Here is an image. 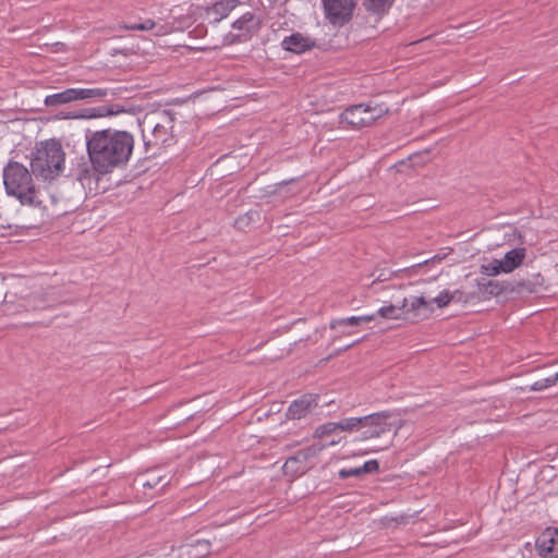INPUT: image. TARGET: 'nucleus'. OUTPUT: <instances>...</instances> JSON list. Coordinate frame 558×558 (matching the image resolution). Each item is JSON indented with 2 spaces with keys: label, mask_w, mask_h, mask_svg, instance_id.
Listing matches in <instances>:
<instances>
[{
  "label": "nucleus",
  "mask_w": 558,
  "mask_h": 558,
  "mask_svg": "<svg viewBox=\"0 0 558 558\" xmlns=\"http://www.w3.org/2000/svg\"><path fill=\"white\" fill-rule=\"evenodd\" d=\"M33 175L24 165L10 161L3 170V183L8 195L16 197L24 205L39 204Z\"/></svg>",
  "instance_id": "obj_3"
},
{
  "label": "nucleus",
  "mask_w": 558,
  "mask_h": 558,
  "mask_svg": "<svg viewBox=\"0 0 558 558\" xmlns=\"http://www.w3.org/2000/svg\"><path fill=\"white\" fill-rule=\"evenodd\" d=\"M120 28L122 29H128V31H143V24L140 23V24H132V25H120L119 26Z\"/></svg>",
  "instance_id": "obj_35"
},
{
  "label": "nucleus",
  "mask_w": 558,
  "mask_h": 558,
  "mask_svg": "<svg viewBox=\"0 0 558 558\" xmlns=\"http://www.w3.org/2000/svg\"><path fill=\"white\" fill-rule=\"evenodd\" d=\"M401 310L404 317L412 319L427 318L434 311L432 302H428L424 296L404 298L401 303Z\"/></svg>",
  "instance_id": "obj_9"
},
{
  "label": "nucleus",
  "mask_w": 558,
  "mask_h": 558,
  "mask_svg": "<svg viewBox=\"0 0 558 558\" xmlns=\"http://www.w3.org/2000/svg\"><path fill=\"white\" fill-rule=\"evenodd\" d=\"M65 153L59 141L40 142L32 153L31 168L35 177L53 180L64 168Z\"/></svg>",
  "instance_id": "obj_2"
},
{
  "label": "nucleus",
  "mask_w": 558,
  "mask_h": 558,
  "mask_svg": "<svg viewBox=\"0 0 558 558\" xmlns=\"http://www.w3.org/2000/svg\"><path fill=\"white\" fill-rule=\"evenodd\" d=\"M288 182H280L279 186H282L283 184H287Z\"/></svg>",
  "instance_id": "obj_41"
},
{
  "label": "nucleus",
  "mask_w": 558,
  "mask_h": 558,
  "mask_svg": "<svg viewBox=\"0 0 558 558\" xmlns=\"http://www.w3.org/2000/svg\"><path fill=\"white\" fill-rule=\"evenodd\" d=\"M323 450V446H310L299 450L294 456L287 459L283 464V472L291 477H299L313 468L311 459Z\"/></svg>",
  "instance_id": "obj_7"
},
{
  "label": "nucleus",
  "mask_w": 558,
  "mask_h": 558,
  "mask_svg": "<svg viewBox=\"0 0 558 558\" xmlns=\"http://www.w3.org/2000/svg\"><path fill=\"white\" fill-rule=\"evenodd\" d=\"M254 216H257L256 211H250L242 216H239L234 221V227L239 230H245L250 227L251 222L254 219Z\"/></svg>",
  "instance_id": "obj_28"
},
{
  "label": "nucleus",
  "mask_w": 558,
  "mask_h": 558,
  "mask_svg": "<svg viewBox=\"0 0 558 558\" xmlns=\"http://www.w3.org/2000/svg\"><path fill=\"white\" fill-rule=\"evenodd\" d=\"M315 46V40L301 33H294L282 40V47L294 53H302L312 49Z\"/></svg>",
  "instance_id": "obj_13"
},
{
  "label": "nucleus",
  "mask_w": 558,
  "mask_h": 558,
  "mask_svg": "<svg viewBox=\"0 0 558 558\" xmlns=\"http://www.w3.org/2000/svg\"><path fill=\"white\" fill-rule=\"evenodd\" d=\"M535 547L543 558H558V527H547L536 538Z\"/></svg>",
  "instance_id": "obj_10"
},
{
  "label": "nucleus",
  "mask_w": 558,
  "mask_h": 558,
  "mask_svg": "<svg viewBox=\"0 0 558 558\" xmlns=\"http://www.w3.org/2000/svg\"><path fill=\"white\" fill-rule=\"evenodd\" d=\"M360 319H361V324L362 323H368V322H372L375 319V315L372 314V315H362L360 316Z\"/></svg>",
  "instance_id": "obj_38"
},
{
  "label": "nucleus",
  "mask_w": 558,
  "mask_h": 558,
  "mask_svg": "<svg viewBox=\"0 0 558 558\" xmlns=\"http://www.w3.org/2000/svg\"><path fill=\"white\" fill-rule=\"evenodd\" d=\"M142 24H143V31H150V29H154L156 26V23L150 19L145 20Z\"/></svg>",
  "instance_id": "obj_36"
},
{
  "label": "nucleus",
  "mask_w": 558,
  "mask_h": 558,
  "mask_svg": "<svg viewBox=\"0 0 558 558\" xmlns=\"http://www.w3.org/2000/svg\"><path fill=\"white\" fill-rule=\"evenodd\" d=\"M168 32H169V31H168V28H167V27H165V26H160V27L158 28V31L156 32V35H157V36L165 35V34H167Z\"/></svg>",
  "instance_id": "obj_39"
},
{
  "label": "nucleus",
  "mask_w": 558,
  "mask_h": 558,
  "mask_svg": "<svg viewBox=\"0 0 558 558\" xmlns=\"http://www.w3.org/2000/svg\"><path fill=\"white\" fill-rule=\"evenodd\" d=\"M377 271H378L377 275H376V272L372 274V277H374V280L372 282L373 284H375L376 282L388 281L393 276V272L391 270H388V269H381V270H377Z\"/></svg>",
  "instance_id": "obj_30"
},
{
  "label": "nucleus",
  "mask_w": 558,
  "mask_h": 558,
  "mask_svg": "<svg viewBox=\"0 0 558 558\" xmlns=\"http://www.w3.org/2000/svg\"><path fill=\"white\" fill-rule=\"evenodd\" d=\"M75 100L98 98L102 99L108 96L107 88H73Z\"/></svg>",
  "instance_id": "obj_20"
},
{
  "label": "nucleus",
  "mask_w": 558,
  "mask_h": 558,
  "mask_svg": "<svg viewBox=\"0 0 558 558\" xmlns=\"http://www.w3.org/2000/svg\"><path fill=\"white\" fill-rule=\"evenodd\" d=\"M362 475V472H361V468L357 466V468H351V469H341L339 471V477L344 480V478H348V477H351V476H361Z\"/></svg>",
  "instance_id": "obj_32"
},
{
  "label": "nucleus",
  "mask_w": 558,
  "mask_h": 558,
  "mask_svg": "<svg viewBox=\"0 0 558 558\" xmlns=\"http://www.w3.org/2000/svg\"><path fill=\"white\" fill-rule=\"evenodd\" d=\"M210 543L206 539H197L194 544H185L180 547L181 558H204L208 555Z\"/></svg>",
  "instance_id": "obj_15"
},
{
  "label": "nucleus",
  "mask_w": 558,
  "mask_h": 558,
  "mask_svg": "<svg viewBox=\"0 0 558 558\" xmlns=\"http://www.w3.org/2000/svg\"><path fill=\"white\" fill-rule=\"evenodd\" d=\"M361 325L360 316H351L347 318L333 319L330 322V329H336L339 326H359Z\"/></svg>",
  "instance_id": "obj_27"
},
{
  "label": "nucleus",
  "mask_w": 558,
  "mask_h": 558,
  "mask_svg": "<svg viewBox=\"0 0 558 558\" xmlns=\"http://www.w3.org/2000/svg\"><path fill=\"white\" fill-rule=\"evenodd\" d=\"M361 468V472L362 474H365V473H374V472H377L378 469H379V463L377 460H369V461H366Z\"/></svg>",
  "instance_id": "obj_33"
},
{
  "label": "nucleus",
  "mask_w": 558,
  "mask_h": 558,
  "mask_svg": "<svg viewBox=\"0 0 558 558\" xmlns=\"http://www.w3.org/2000/svg\"><path fill=\"white\" fill-rule=\"evenodd\" d=\"M514 291H517V292L526 291L530 293H534V292H536V284L532 283L531 281L522 280V281H519L517 283V286H514Z\"/></svg>",
  "instance_id": "obj_31"
},
{
  "label": "nucleus",
  "mask_w": 558,
  "mask_h": 558,
  "mask_svg": "<svg viewBox=\"0 0 558 558\" xmlns=\"http://www.w3.org/2000/svg\"><path fill=\"white\" fill-rule=\"evenodd\" d=\"M362 417H348L337 422V428L343 432H354L362 427Z\"/></svg>",
  "instance_id": "obj_22"
},
{
  "label": "nucleus",
  "mask_w": 558,
  "mask_h": 558,
  "mask_svg": "<svg viewBox=\"0 0 558 558\" xmlns=\"http://www.w3.org/2000/svg\"><path fill=\"white\" fill-rule=\"evenodd\" d=\"M357 342H360V340L355 341L354 343L348 344L343 350H348V349L352 348Z\"/></svg>",
  "instance_id": "obj_40"
},
{
  "label": "nucleus",
  "mask_w": 558,
  "mask_h": 558,
  "mask_svg": "<svg viewBox=\"0 0 558 558\" xmlns=\"http://www.w3.org/2000/svg\"><path fill=\"white\" fill-rule=\"evenodd\" d=\"M389 111L388 107L384 105H355L345 109L341 113V121L354 129H362L371 125L377 119L387 114Z\"/></svg>",
  "instance_id": "obj_6"
},
{
  "label": "nucleus",
  "mask_w": 558,
  "mask_h": 558,
  "mask_svg": "<svg viewBox=\"0 0 558 558\" xmlns=\"http://www.w3.org/2000/svg\"><path fill=\"white\" fill-rule=\"evenodd\" d=\"M482 272L488 276H497L501 272L505 274V269L501 265L500 259H493L490 263L482 265Z\"/></svg>",
  "instance_id": "obj_25"
},
{
  "label": "nucleus",
  "mask_w": 558,
  "mask_h": 558,
  "mask_svg": "<svg viewBox=\"0 0 558 558\" xmlns=\"http://www.w3.org/2000/svg\"><path fill=\"white\" fill-rule=\"evenodd\" d=\"M326 17L332 24H343L350 20L355 0H322Z\"/></svg>",
  "instance_id": "obj_8"
},
{
  "label": "nucleus",
  "mask_w": 558,
  "mask_h": 558,
  "mask_svg": "<svg viewBox=\"0 0 558 558\" xmlns=\"http://www.w3.org/2000/svg\"><path fill=\"white\" fill-rule=\"evenodd\" d=\"M526 257L525 247H515L507 252L502 258H500L501 265L505 269V274H510L514 269L519 268Z\"/></svg>",
  "instance_id": "obj_14"
},
{
  "label": "nucleus",
  "mask_w": 558,
  "mask_h": 558,
  "mask_svg": "<svg viewBox=\"0 0 558 558\" xmlns=\"http://www.w3.org/2000/svg\"><path fill=\"white\" fill-rule=\"evenodd\" d=\"M173 123L174 117L168 111H162L144 121L142 135L146 154L156 155L173 140Z\"/></svg>",
  "instance_id": "obj_4"
},
{
  "label": "nucleus",
  "mask_w": 558,
  "mask_h": 558,
  "mask_svg": "<svg viewBox=\"0 0 558 558\" xmlns=\"http://www.w3.org/2000/svg\"><path fill=\"white\" fill-rule=\"evenodd\" d=\"M378 315L383 318H389V319H400L404 317V314L402 313L401 305H389L384 306L378 310Z\"/></svg>",
  "instance_id": "obj_23"
},
{
  "label": "nucleus",
  "mask_w": 558,
  "mask_h": 558,
  "mask_svg": "<svg viewBox=\"0 0 558 558\" xmlns=\"http://www.w3.org/2000/svg\"><path fill=\"white\" fill-rule=\"evenodd\" d=\"M442 259H444L442 256L435 255L434 257H432L429 259H426V260H424L422 263H418V264L414 265L412 268L427 266V265H434V264H439Z\"/></svg>",
  "instance_id": "obj_34"
},
{
  "label": "nucleus",
  "mask_w": 558,
  "mask_h": 558,
  "mask_svg": "<svg viewBox=\"0 0 558 558\" xmlns=\"http://www.w3.org/2000/svg\"><path fill=\"white\" fill-rule=\"evenodd\" d=\"M236 5L238 0H218L211 5V8H209L208 13L214 16L215 21H220L221 19L226 17Z\"/></svg>",
  "instance_id": "obj_17"
},
{
  "label": "nucleus",
  "mask_w": 558,
  "mask_h": 558,
  "mask_svg": "<svg viewBox=\"0 0 558 558\" xmlns=\"http://www.w3.org/2000/svg\"><path fill=\"white\" fill-rule=\"evenodd\" d=\"M170 482L167 474H161V470L153 469L135 478V483L145 489H153L159 487L165 488Z\"/></svg>",
  "instance_id": "obj_12"
},
{
  "label": "nucleus",
  "mask_w": 558,
  "mask_h": 558,
  "mask_svg": "<svg viewBox=\"0 0 558 558\" xmlns=\"http://www.w3.org/2000/svg\"><path fill=\"white\" fill-rule=\"evenodd\" d=\"M458 293L459 291L450 293L449 291L445 290L438 296L432 299L429 302H432V304L435 303L437 307L442 308L447 306L452 300H454Z\"/></svg>",
  "instance_id": "obj_24"
},
{
  "label": "nucleus",
  "mask_w": 558,
  "mask_h": 558,
  "mask_svg": "<svg viewBox=\"0 0 558 558\" xmlns=\"http://www.w3.org/2000/svg\"><path fill=\"white\" fill-rule=\"evenodd\" d=\"M390 412H377L363 416L362 433L360 440H368L380 438L381 436L392 430V436H396L402 426L401 421L398 423L390 422Z\"/></svg>",
  "instance_id": "obj_5"
},
{
  "label": "nucleus",
  "mask_w": 558,
  "mask_h": 558,
  "mask_svg": "<svg viewBox=\"0 0 558 558\" xmlns=\"http://www.w3.org/2000/svg\"><path fill=\"white\" fill-rule=\"evenodd\" d=\"M338 430L337 428V422H328L326 424H323L316 428L315 435L317 437H323L326 435H330Z\"/></svg>",
  "instance_id": "obj_29"
},
{
  "label": "nucleus",
  "mask_w": 558,
  "mask_h": 558,
  "mask_svg": "<svg viewBox=\"0 0 558 558\" xmlns=\"http://www.w3.org/2000/svg\"><path fill=\"white\" fill-rule=\"evenodd\" d=\"M97 110L96 109H92L90 112L88 114H82L81 117L83 118H96V117H102L104 113L101 112H96ZM72 118H77L78 116H71Z\"/></svg>",
  "instance_id": "obj_37"
},
{
  "label": "nucleus",
  "mask_w": 558,
  "mask_h": 558,
  "mask_svg": "<svg viewBox=\"0 0 558 558\" xmlns=\"http://www.w3.org/2000/svg\"><path fill=\"white\" fill-rule=\"evenodd\" d=\"M318 404V396L306 393L294 400L287 411V417L290 420H300Z\"/></svg>",
  "instance_id": "obj_11"
},
{
  "label": "nucleus",
  "mask_w": 558,
  "mask_h": 558,
  "mask_svg": "<svg viewBox=\"0 0 558 558\" xmlns=\"http://www.w3.org/2000/svg\"><path fill=\"white\" fill-rule=\"evenodd\" d=\"M480 291L490 296H498L506 292H514V284L511 282L488 280L487 282L480 283Z\"/></svg>",
  "instance_id": "obj_16"
},
{
  "label": "nucleus",
  "mask_w": 558,
  "mask_h": 558,
  "mask_svg": "<svg viewBox=\"0 0 558 558\" xmlns=\"http://www.w3.org/2000/svg\"><path fill=\"white\" fill-rule=\"evenodd\" d=\"M395 0H363L364 8L373 13L383 14L393 4Z\"/></svg>",
  "instance_id": "obj_21"
},
{
  "label": "nucleus",
  "mask_w": 558,
  "mask_h": 558,
  "mask_svg": "<svg viewBox=\"0 0 558 558\" xmlns=\"http://www.w3.org/2000/svg\"><path fill=\"white\" fill-rule=\"evenodd\" d=\"M259 20L252 12L242 14L234 23L233 28L244 32H251L258 28Z\"/></svg>",
  "instance_id": "obj_18"
},
{
  "label": "nucleus",
  "mask_w": 558,
  "mask_h": 558,
  "mask_svg": "<svg viewBox=\"0 0 558 558\" xmlns=\"http://www.w3.org/2000/svg\"><path fill=\"white\" fill-rule=\"evenodd\" d=\"M75 100L73 88L65 89L61 93L49 95L45 99L48 107H57Z\"/></svg>",
  "instance_id": "obj_19"
},
{
  "label": "nucleus",
  "mask_w": 558,
  "mask_h": 558,
  "mask_svg": "<svg viewBox=\"0 0 558 558\" xmlns=\"http://www.w3.org/2000/svg\"><path fill=\"white\" fill-rule=\"evenodd\" d=\"M558 381V372L551 376V377H548V378H544V379H541V380H537L535 381L531 387L530 389L532 391H541L545 388H548L550 386H554L556 385Z\"/></svg>",
  "instance_id": "obj_26"
},
{
  "label": "nucleus",
  "mask_w": 558,
  "mask_h": 558,
  "mask_svg": "<svg viewBox=\"0 0 558 558\" xmlns=\"http://www.w3.org/2000/svg\"><path fill=\"white\" fill-rule=\"evenodd\" d=\"M85 140L92 168L99 174H107L124 167L132 156L135 144L130 132L116 129L87 131Z\"/></svg>",
  "instance_id": "obj_1"
}]
</instances>
